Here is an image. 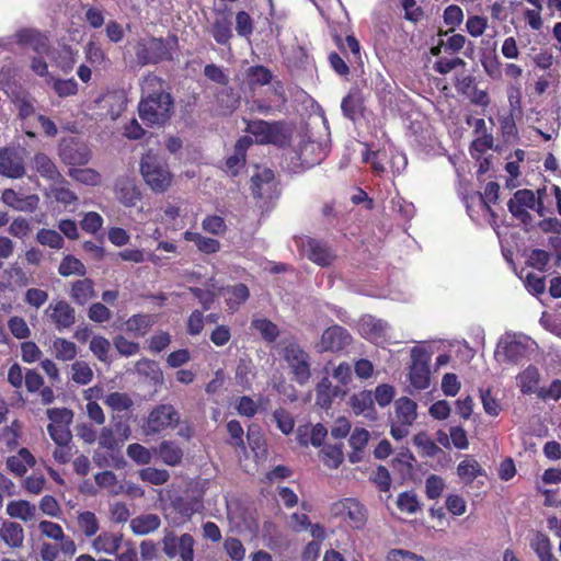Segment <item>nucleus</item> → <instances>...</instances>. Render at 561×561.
Wrapping results in <instances>:
<instances>
[{"instance_id": "f3484780", "label": "nucleus", "mask_w": 561, "mask_h": 561, "mask_svg": "<svg viewBox=\"0 0 561 561\" xmlns=\"http://www.w3.org/2000/svg\"><path fill=\"white\" fill-rule=\"evenodd\" d=\"M45 312L59 331L70 328L76 322L75 309L65 300L51 302Z\"/></svg>"}, {"instance_id": "412c9836", "label": "nucleus", "mask_w": 561, "mask_h": 561, "mask_svg": "<svg viewBox=\"0 0 561 561\" xmlns=\"http://www.w3.org/2000/svg\"><path fill=\"white\" fill-rule=\"evenodd\" d=\"M350 407L356 415H363L368 420H376L377 413L374 407L373 392L363 390L350 398Z\"/></svg>"}, {"instance_id": "f257e3e1", "label": "nucleus", "mask_w": 561, "mask_h": 561, "mask_svg": "<svg viewBox=\"0 0 561 561\" xmlns=\"http://www.w3.org/2000/svg\"><path fill=\"white\" fill-rule=\"evenodd\" d=\"M142 96L138 105L139 117L149 126L165 124L172 114L173 101L163 81L148 75L141 82Z\"/></svg>"}, {"instance_id": "864d4df0", "label": "nucleus", "mask_w": 561, "mask_h": 561, "mask_svg": "<svg viewBox=\"0 0 561 561\" xmlns=\"http://www.w3.org/2000/svg\"><path fill=\"white\" fill-rule=\"evenodd\" d=\"M139 477L145 482L151 483L153 485H161L169 480L170 474L164 469L147 467L139 471Z\"/></svg>"}, {"instance_id": "9d476101", "label": "nucleus", "mask_w": 561, "mask_h": 561, "mask_svg": "<svg viewBox=\"0 0 561 561\" xmlns=\"http://www.w3.org/2000/svg\"><path fill=\"white\" fill-rule=\"evenodd\" d=\"M296 158L299 163L294 164V169L300 167L309 169L319 164L327 156V147L316 140L302 138L295 151Z\"/></svg>"}, {"instance_id": "423d86ee", "label": "nucleus", "mask_w": 561, "mask_h": 561, "mask_svg": "<svg viewBox=\"0 0 561 561\" xmlns=\"http://www.w3.org/2000/svg\"><path fill=\"white\" fill-rule=\"evenodd\" d=\"M162 551L169 559L179 558L180 561H194L195 539L191 534L178 536L174 531H165L162 538Z\"/></svg>"}, {"instance_id": "bf43d9fd", "label": "nucleus", "mask_w": 561, "mask_h": 561, "mask_svg": "<svg viewBox=\"0 0 561 561\" xmlns=\"http://www.w3.org/2000/svg\"><path fill=\"white\" fill-rule=\"evenodd\" d=\"M224 549L232 561H243L245 558L243 543L234 537L226 538Z\"/></svg>"}, {"instance_id": "5fc2aeb1", "label": "nucleus", "mask_w": 561, "mask_h": 561, "mask_svg": "<svg viewBox=\"0 0 561 561\" xmlns=\"http://www.w3.org/2000/svg\"><path fill=\"white\" fill-rule=\"evenodd\" d=\"M499 190H500V186L497 183L489 182L484 188V193L477 195L480 207L482 209H485L486 211L492 214L491 204H493L497 201Z\"/></svg>"}, {"instance_id": "603ef678", "label": "nucleus", "mask_w": 561, "mask_h": 561, "mask_svg": "<svg viewBox=\"0 0 561 561\" xmlns=\"http://www.w3.org/2000/svg\"><path fill=\"white\" fill-rule=\"evenodd\" d=\"M413 442L424 456L434 457L440 451L436 443L424 432L417 433Z\"/></svg>"}, {"instance_id": "dca6fc26", "label": "nucleus", "mask_w": 561, "mask_h": 561, "mask_svg": "<svg viewBox=\"0 0 561 561\" xmlns=\"http://www.w3.org/2000/svg\"><path fill=\"white\" fill-rule=\"evenodd\" d=\"M301 251L310 261L320 266L331 265L336 257L327 244L310 238L301 241Z\"/></svg>"}, {"instance_id": "72a5a7b5", "label": "nucleus", "mask_w": 561, "mask_h": 561, "mask_svg": "<svg viewBox=\"0 0 561 561\" xmlns=\"http://www.w3.org/2000/svg\"><path fill=\"white\" fill-rule=\"evenodd\" d=\"M158 454L161 460L171 467L180 465L183 458L182 448L172 440H163L159 445Z\"/></svg>"}, {"instance_id": "4c0bfd02", "label": "nucleus", "mask_w": 561, "mask_h": 561, "mask_svg": "<svg viewBox=\"0 0 561 561\" xmlns=\"http://www.w3.org/2000/svg\"><path fill=\"white\" fill-rule=\"evenodd\" d=\"M210 32L218 44L227 45L232 37L231 21L225 15L216 18Z\"/></svg>"}, {"instance_id": "a211bd4d", "label": "nucleus", "mask_w": 561, "mask_h": 561, "mask_svg": "<svg viewBox=\"0 0 561 561\" xmlns=\"http://www.w3.org/2000/svg\"><path fill=\"white\" fill-rule=\"evenodd\" d=\"M251 190L257 198H268L275 190L274 173L270 169H259L251 178Z\"/></svg>"}, {"instance_id": "e2e57ef3", "label": "nucleus", "mask_w": 561, "mask_h": 561, "mask_svg": "<svg viewBox=\"0 0 561 561\" xmlns=\"http://www.w3.org/2000/svg\"><path fill=\"white\" fill-rule=\"evenodd\" d=\"M445 489V481L443 478L431 474L425 481V493L431 500L438 499Z\"/></svg>"}, {"instance_id": "e433bc0d", "label": "nucleus", "mask_w": 561, "mask_h": 561, "mask_svg": "<svg viewBox=\"0 0 561 561\" xmlns=\"http://www.w3.org/2000/svg\"><path fill=\"white\" fill-rule=\"evenodd\" d=\"M70 296L79 305L87 304L94 296L93 282L89 278L76 280Z\"/></svg>"}, {"instance_id": "c85d7f7f", "label": "nucleus", "mask_w": 561, "mask_h": 561, "mask_svg": "<svg viewBox=\"0 0 561 561\" xmlns=\"http://www.w3.org/2000/svg\"><path fill=\"white\" fill-rule=\"evenodd\" d=\"M0 539L10 548H20L24 541L23 527L15 522L4 520L0 525Z\"/></svg>"}, {"instance_id": "7c9ffc66", "label": "nucleus", "mask_w": 561, "mask_h": 561, "mask_svg": "<svg viewBox=\"0 0 561 561\" xmlns=\"http://www.w3.org/2000/svg\"><path fill=\"white\" fill-rule=\"evenodd\" d=\"M530 547L540 561H558L552 553V545L547 535L535 533L530 538Z\"/></svg>"}, {"instance_id": "2eb2a0df", "label": "nucleus", "mask_w": 561, "mask_h": 561, "mask_svg": "<svg viewBox=\"0 0 561 561\" xmlns=\"http://www.w3.org/2000/svg\"><path fill=\"white\" fill-rule=\"evenodd\" d=\"M0 173L11 179H20L24 175V158L21 150L12 148L0 150Z\"/></svg>"}, {"instance_id": "f8f14e48", "label": "nucleus", "mask_w": 561, "mask_h": 561, "mask_svg": "<svg viewBox=\"0 0 561 561\" xmlns=\"http://www.w3.org/2000/svg\"><path fill=\"white\" fill-rule=\"evenodd\" d=\"M507 206L514 217L527 224L531 219L529 209L539 211L541 204L531 191L519 190L510 199Z\"/></svg>"}, {"instance_id": "c756f323", "label": "nucleus", "mask_w": 561, "mask_h": 561, "mask_svg": "<svg viewBox=\"0 0 561 561\" xmlns=\"http://www.w3.org/2000/svg\"><path fill=\"white\" fill-rule=\"evenodd\" d=\"M457 474L463 483L470 484L478 477L485 476V471L476 459L466 457L457 466Z\"/></svg>"}, {"instance_id": "338daca9", "label": "nucleus", "mask_w": 561, "mask_h": 561, "mask_svg": "<svg viewBox=\"0 0 561 561\" xmlns=\"http://www.w3.org/2000/svg\"><path fill=\"white\" fill-rule=\"evenodd\" d=\"M111 343L103 336H94L90 342V351L102 362L107 359Z\"/></svg>"}, {"instance_id": "f704fd0d", "label": "nucleus", "mask_w": 561, "mask_h": 561, "mask_svg": "<svg viewBox=\"0 0 561 561\" xmlns=\"http://www.w3.org/2000/svg\"><path fill=\"white\" fill-rule=\"evenodd\" d=\"M222 295L226 297L228 308L236 311L249 298L250 291L244 284H238L225 288Z\"/></svg>"}, {"instance_id": "a18cd8bd", "label": "nucleus", "mask_w": 561, "mask_h": 561, "mask_svg": "<svg viewBox=\"0 0 561 561\" xmlns=\"http://www.w3.org/2000/svg\"><path fill=\"white\" fill-rule=\"evenodd\" d=\"M341 108L343 114L350 119H355L356 115L362 111V96L359 92L352 90L343 99Z\"/></svg>"}, {"instance_id": "4d7b16f0", "label": "nucleus", "mask_w": 561, "mask_h": 561, "mask_svg": "<svg viewBox=\"0 0 561 561\" xmlns=\"http://www.w3.org/2000/svg\"><path fill=\"white\" fill-rule=\"evenodd\" d=\"M127 456L137 465H148L151 462V451L145 446L134 443L127 447Z\"/></svg>"}, {"instance_id": "6e6d98bb", "label": "nucleus", "mask_w": 561, "mask_h": 561, "mask_svg": "<svg viewBox=\"0 0 561 561\" xmlns=\"http://www.w3.org/2000/svg\"><path fill=\"white\" fill-rule=\"evenodd\" d=\"M252 327L268 342L275 341L279 334L277 325L267 319H254Z\"/></svg>"}, {"instance_id": "79ce46f5", "label": "nucleus", "mask_w": 561, "mask_h": 561, "mask_svg": "<svg viewBox=\"0 0 561 561\" xmlns=\"http://www.w3.org/2000/svg\"><path fill=\"white\" fill-rule=\"evenodd\" d=\"M34 167L36 171L48 180H57L60 174L54 162L44 153H38L34 158Z\"/></svg>"}, {"instance_id": "c03bdc74", "label": "nucleus", "mask_w": 561, "mask_h": 561, "mask_svg": "<svg viewBox=\"0 0 561 561\" xmlns=\"http://www.w3.org/2000/svg\"><path fill=\"white\" fill-rule=\"evenodd\" d=\"M397 506L398 508L405 514H415L421 510V503L413 491H405L398 495L397 497Z\"/></svg>"}, {"instance_id": "ea45409f", "label": "nucleus", "mask_w": 561, "mask_h": 561, "mask_svg": "<svg viewBox=\"0 0 561 561\" xmlns=\"http://www.w3.org/2000/svg\"><path fill=\"white\" fill-rule=\"evenodd\" d=\"M77 523L84 536L89 538L94 537L100 529L96 515L90 511L78 513Z\"/></svg>"}, {"instance_id": "9b49d317", "label": "nucleus", "mask_w": 561, "mask_h": 561, "mask_svg": "<svg viewBox=\"0 0 561 561\" xmlns=\"http://www.w3.org/2000/svg\"><path fill=\"white\" fill-rule=\"evenodd\" d=\"M352 335L341 325H332L323 331L317 348L320 353H337L352 343Z\"/></svg>"}, {"instance_id": "37998d69", "label": "nucleus", "mask_w": 561, "mask_h": 561, "mask_svg": "<svg viewBox=\"0 0 561 561\" xmlns=\"http://www.w3.org/2000/svg\"><path fill=\"white\" fill-rule=\"evenodd\" d=\"M104 403L113 411L124 412L131 409L134 401L124 392H111L104 398Z\"/></svg>"}, {"instance_id": "58836bf2", "label": "nucleus", "mask_w": 561, "mask_h": 561, "mask_svg": "<svg viewBox=\"0 0 561 561\" xmlns=\"http://www.w3.org/2000/svg\"><path fill=\"white\" fill-rule=\"evenodd\" d=\"M517 382L522 392L531 393L537 389L539 382V371L537 367L530 365L517 376Z\"/></svg>"}, {"instance_id": "09e8293b", "label": "nucleus", "mask_w": 561, "mask_h": 561, "mask_svg": "<svg viewBox=\"0 0 561 561\" xmlns=\"http://www.w3.org/2000/svg\"><path fill=\"white\" fill-rule=\"evenodd\" d=\"M69 176L75 181L85 185H99L101 183V175L93 169L72 168L69 170Z\"/></svg>"}, {"instance_id": "39448f33", "label": "nucleus", "mask_w": 561, "mask_h": 561, "mask_svg": "<svg viewBox=\"0 0 561 561\" xmlns=\"http://www.w3.org/2000/svg\"><path fill=\"white\" fill-rule=\"evenodd\" d=\"M180 424V413L172 404L156 405L148 414L142 426L144 434L154 435Z\"/></svg>"}, {"instance_id": "0e129e2a", "label": "nucleus", "mask_w": 561, "mask_h": 561, "mask_svg": "<svg viewBox=\"0 0 561 561\" xmlns=\"http://www.w3.org/2000/svg\"><path fill=\"white\" fill-rule=\"evenodd\" d=\"M463 12L462 9L456 4L448 5L444 11V22L449 26L450 31H454L457 26L462 23Z\"/></svg>"}, {"instance_id": "cd10ccee", "label": "nucleus", "mask_w": 561, "mask_h": 561, "mask_svg": "<svg viewBox=\"0 0 561 561\" xmlns=\"http://www.w3.org/2000/svg\"><path fill=\"white\" fill-rule=\"evenodd\" d=\"M161 525V519L157 514L148 513L134 517L129 527L134 535L145 536L156 531Z\"/></svg>"}, {"instance_id": "de8ad7c7", "label": "nucleus", "mask_w": 561, "mask_h": 561, "mask_svg": "<svg viewBox=\"0 0 561 561\" xmlns=\"http://www.w3.org/2000/svg\"><path fill=\"white\" fill-rule=\"evenodd\" d=\"M93 370L83 360H77L71 365V378L78 385H88L93 379Z\"/></svg>"}, {"instance_id": "680f3d73", "label": "nucleus", "mask_w": 561, "mask_h": 561, "mask_svg": "<svg viewBox=\"0 0 561 561\" xmlns=\"http://www.w3.org/2000/svg\"><path fill=\"white\" fill-rule=\"evenodd\" d=\"M50 196H53L57 202L62 203L65 205L75 203L78 197L77 195L69 190L64 183L54 184L50 187L49 192Z\"/></svg>"}, {"instance_id": "13d9d810", "label": "nucleus", "mask_w": 561, "mask_h": 561, "mask_svg": "<svg viewBox=\"0 0 561 561\" xmlns=\"http://www.w3.org/2000/svg\"><path fill=\"white\" fill-rule=\"evenodd\" d=\"M38 529L43 536H45L56 542L65 539L66 534H65L62 527L57 523L46 520V519L41 520L38 523Z\"/></svg>"}, {"instance_id": "3c124183", "label": "nucleus", "mask_w": 561, "mask_h": 561, "mask_svg": "<svg viewBox=\"0 0 561 561\" xmlns=\"http://www.w3.org/2000/svg\"><path fill=\"white\" fill-rule=\"evenodd\" d=\"M58 272L62 276H70V275H81L82 276L85 274V266L77 257H75L72 255H67L60 262Z\"/></svg>"}, {"instance_id": "5701e85b", "label": "nucleus", "mask_w": 561, "mask_h": 561, "mask_svg": "<svg viewBox=\"0 0 561 561\" xmlns=\"http://www.w3.org/2000/svg\"><path fill=\"white\" fill-rule=\"evenodd\" d=\"M251 145L252 138L250 136H243L237 141L233 154L226 160L227 171L231 175H237L243 169L245 164V152Z\"/></svg>"}, {"instance_id": "8fccbe9b", "label": "nucleus", "mask_w": 561, "mask_h": 561, "mask_svg": "<svg viewBox=\"0 0 561 561\" xmlns=\"http://www.w3.org/2000/svg\"><path fill=\"white\" fill-rule=\"evenodd\" d=\"M39 244L60 250L64 247V238L59 232L51 229H41L36 234Z\"/></svg>"}, {"instance_id": "0eeeda50", "label": "nucleus", "mask_w": 561, "mask_h": 561, "mask_svg": "<svg viewBox=\"0 0 561 561\" xmlns=\"http://www.w3.org/2000/svg\"><path fill=\"white\" fill-rule=\"evenodd\" d=\"M47 416L50 423L47 425V432L56 445H68L71 440V431L69 425L73 419V412L67 408H53L47 410Z\"/></svg>"}, {"instance_id": "bb28decb", "label": "nucleus", "mask_w": 561, "mask_h": 561, "mask_svg": "<svg viewBox=\"0 0 561 561\" xmlns=\"http://www.w3.org/2000/svg\"><path fill=\"white\" fill-rule=\"evenodd\" d=\"M5 513L11 518L27 523L35 519L37 507L26 500H13L7 504Z\"/></svg>"}, {"instance_id": "4be33fe9", "label": "nucleus", "mask_w": 561, "mask_h": 561, "mask_svg": "<svg viewBox=\"0 0 561 561\" xmlns=\"http://www.w3.org/2000/svg\"><path fill=\"white\" fill-rule=\"evenodd\" d=\"M117 199L126 207H133L141 198V193L134 180L122 178L115 184Z\"/></svg>"}, {"instance_id": "69168bd1", "label": "nucleus", "mask_w": 561, "mask_h": 561, "mask_svg": "<svg viewBox=\"0 0 561 561\" xmlns=\"http://www.w3.org/2000/svg\"><path fill=\"white\" fill-rule=\"evenodd\" d=\"M45 484L46 479L41 473H33L26 477L22 482V485L25 489V491L34 495L42 493V491L45 488Z\"/></svg>"}, {"instance_id": "aec40b11", "label": "nucleus", "mask_w": 561, "mask_h": 561, "mask_svg": "<svg viewBox=\"0 0 561 561\" xmlns=\"http://www.w3.org/2000/svg\"><path fill=\"white\" fill-rule=\"evenodd\" d=\"M122 542L123 535L113 531H102L92 540L91 547L98 553L114 556L117 554Z\"/></svg>"}, {"instance_id": "6e6552de", "label": "nucleus", "mask_w": 561, "mask_h": 561, "mask_svg": "<svg viewBox=\"0 0 561 561\" xmlns=\"http://www.w3.org/2000/svg\"><path fill=\"white\" fill-rule=\"evenodd\" d=\"M430 360L431 354L422 346H414L411 350V365L409 379L411 386L417 390H424L430 386Z\"/></svg>"}, {"instance_id": "4468645a", "label": "nucleus", "mask_w": 561, "mask_h": 561, "mask_svg": "<svg viewBox=\"0 0 561 561\" xmlns=\"http://www.w3.org/2000/svg\"><path fill=\"white\" fill-rule=\"evenodd\" d=\"M332 513L347 519L353 527L360 528L366 522V511L364 506L354 499H344L333 504Z\"/></svg>"}, {"instance_id": "393cba45", "label": "nucleus", "mask_w": 561, "mask_h": 561, "mask_svg": "<svg viewBox=\"0 0 561 561\" xmlns=\"http://www.w3.org/2000/svg\"><path fill=\"white\" fill-rule=\"evenodd\" d=\"M35 463V457L27 448H21L16 455L7 459L8 470L16 477H23L27 469L34 467Z\"/></svg>"}, {"instance_id": "49530a36", "label": "nucleus", "mask_w": 561, "mask_h": 561, "mask_svg": "<svg viewBox=\"0 0 561 561\" xmlns=\"http://www.w3.org/2000/svg\"><path fill=\"white\" fill-rule=\"evenodd\" d=\"M335 394L336 391L330 379L328 377L322 378L317 386V404L324 409L329 408Z\"/></svg>"}, {"instance_id": "20e7f679", "label": "nucleus", "mask_w": 561, "mask_h": 561, "mask_svg": "<svg viewBox=\"0 0 561 561\" xmlns=\"http://www.w3.org/2000/svg\"><path fill=\"white\" fill-rule=\"evenodd\" d=\"M176 46L178 38L175 36L164 39L156 37L140 39L136 46V57L141 65L157 64L171 59Z\"/></svg>"}, {"instance_id": "1a4fd4ad", "label": "nucleus", "mask_w": 561, "mask_h": 561, "mask_svg": "<svg viewBox=\"0 0 561 561\" xmlns=\"http://www.w3.org/2000/svg\"><path fill=\"white\" fill-rule=\"evenodd\" d=\"M284 358L297 382L304 385L310 378L309 355L299 345L289 344L284 351Z\"/></svg>"}, {"instance_id": "473e14b6", "label": "nucleus", "mask_w": 561, "mask_h": 561, "mask_svg": "<svg viewBox=\"0 0 561 561\" xmlns=\"http://www.w3.org/2000/svg\"><path fill=\"white\" fill-rule=\"evenodd\" d=\"M51 352L58 360L70 362L78 354L77 345L64 337H55L51 342Z\"/></svg>"}, {"instance_id": "a19ab883", "label": "nucleus", "mask_w": 561, "mask_h": 561, "mask_svg": "<svg viewBox=\"0 0 561 561\" xmlns=\"http://www.w3.org/2000/svg\"><path fill=\"white\" fill-rule=\"evenodd\" d=\"M322 462L330 469H336L344 460L342 448L333 445H325L320 450Z\"/></svg>"}, {"instance_id": "7ed1b4c3", "label": "nucleus", "mask_w": 561, "mask_h": 561, "mask_svg": "<svg viewBox=\"0 0 561 561\" xmlns=\"http://www.w3.org/2000/svg\"><path fill=\"white\" fill-rule=\"evenodd\" d=\"M537 347L529 336L522 333H504L496 344L494 358L499 363H517L527 357Z\"/></svg>"}, {"instance_id": "2f4dec72", "label": "nucleus", "mask_w": 561, "mask_h": 561, "mask_svg": "<svg viewBox=\"0 0 561 561\" xmlns=\"http://www.w3.org/2000/svg\"><path fill=\"white\" fill-rule=\"evenodd\" d=\"M95 484L107 491L111 495H119L124 493V483L118 481L117 476L113 471H102L94 476Z\"/></svg>"}, {"instance_id": "b1692460", "label": "nucleus", "mask_w": 561, "mask_h": 561, "mask_svg": "<svg viewBox=\"0 0 561 561\" xmlns=\"http://www.w3.org/2000/svg\"><path fill=\"white\" fill-rule=\"evenodd\" d=\"M360 333L374 343H379L389 331L387 322L374 317L363 318L359 324Z\"/></svg>"}, {"instance_id": "774afa93", "label": "nucleus", "mask_w": 561, "mask_h": 561, "mask_svg": "<svg viewBox=\"0 0 561 561\" xmlns=\"http://www.w3.org/2000/svg\"><path fill=\"white\" fill-rule=\"evenodd\" d=\"M386 561H426L422 556L403 549H391L387 556Z\"/></svg>"}, {"instance_id": "f03ea898", "label": "nucleus", "mask_w": 561, "mask_h": 561, "mask_svg": "<svg viewBox=\"0 0 561 561\" xmlns=\"http://www.w3.org/2000/svg\"><path fill=\"white\" fill-rule=\"evenodd\" d=\"M140 174L145 183L156 193L169 190L173 182L167 160L151 150L145 153L140 160Z\"/></svg>"}, {"instance_id": "a878e982", "label": "nucleus", "mask_w": 561, "mask_h": 561, "mask_svg": "<svg viewBox=\"0 0 561 561\" xmlns=\"http://www.w3.org/2000/svg\"><path fill=\"white\" fill-rule=\"evenodd\" d=\"M156 322L154 314H134L125 322V331L134 336H145Z\"/></svg>"}, {"instance_id": "052dcab7", "label": "nucleus", "mask_w": 561, "mask_h": 561, "mask_svg": "<svg viewBox=\"0 0 561 561\" xmlns=\"http://www.w3.org/2000/svg\"><path fill=\"white\" fill-rule=\"evenodd\" d=\"M50 81L53 82V89L60 98L75 95L78 91V83L75 79L54 80L51 77H49L47 82L49 83Z\"/></svg>"}, {"instance_id": "6ab92c4d", "label": "nucleus", "mask_w": 561, "mask_h": 561, "mask_svg": "<svg viewBox=\"0 0 561 561\" xmlns=\"http://www.w3.org/2000/svg\"><path fill=\"white\" fill-rule=\"evenodd\" d=\"M1 199L7 206L19 211H34L39 202L37 195H22L11 188L3 191Z\"/></svg>"}, {"instance_id": "ddd939ff", "label": "nucleus", "mask_w": 561, "mask_h": 561, "mask_svg": "<svg viewBox=\"0 0 561 561\" xmlns=\"http://www.w3.org/2000/svg\"><path fill=\"white\" fill-rule=\"evenodd\" d=\"M247 130L255 138L257 144L282 145L286 140L280 125L264 121H254L248 124Z\"/></svg>"}, {"instance_id": "c9c22d12", "label": "nucleus", "mask_w": 561, "mask_h": 561, "mask_svg": "<svg viewBox=\"0 0 561 561\" xmlns=\"http://www.w3.org/2000/svg\"><path fill=\"white\" fill-rule=\"evenodd\" d=\"M416 419V403L409 398H400L396 401L394 420L404 424H411Z\"/></svg>"}]
</instances>
